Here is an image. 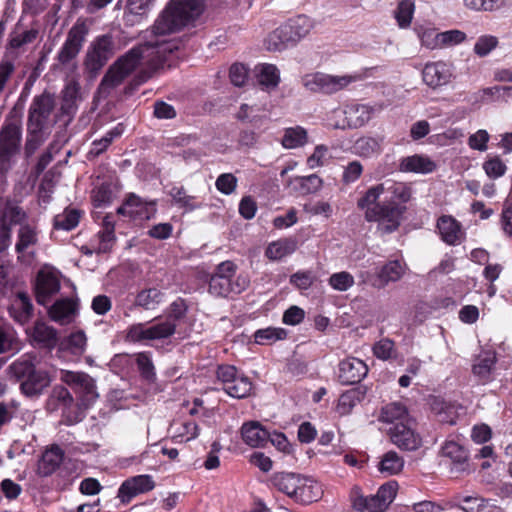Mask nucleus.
Here are the masks:
<instances>
[{
  "label": "nucleus",
  "mask_w": 512,
  "mask_h": 512,
  "mask_svg": "<svg viewBox=\"0 0 512 512\" xmlns=\"http://www.w3.org/2000/svg\"><path fill=\"white\" fill-rule=\"evenodd\" d=\"M300 478V474L280 472L273 475L272 483L279 491L293 498L297 486L300 485Z\"/></svg>",
  "instance_id": "e433bc0d"
},
{
  "label": "nucleus",
  "mask_w": 512,
  "mask_h": 512,
  "mask_svg": "<svg viewBox=\"0 0 512 512\" xmlns=\"http://www.w3.org/2000/svg\"><path fill=\"white\" fill-rule=\"evenodd\" d=\"M489 139V133L484 129H480L469 136L468 145L473 150L484 152L488 148L487 143Z\"/></svg>",
  "instance_id": "338daca9"
},
{
  "label": "nucleus",
  "mask_w": 512,
  "mask_h": 512,
  "mask_svg": "<svg viewBox=\"0 0 512 512\" xmlns=\"http://www.w3.org/2000/svg\"><path fill=\"white\" fill-rule=\"evenodd\" d=\"M154 340H160L170 337L175 333L176 323L171 317L163 321H156L151 324Z\"/></svg>",
  "instance_id": "4d7b16f0"
},
{
  "label": "nucleus",
  "mask_w": 512,
  "mask_h": 512,
  "mask_svg": "<svg viewBox=\"0 0 512 512\" xmlns=\"http://www.w3.org/2000/svg\"><path fill=\"white\" fill-rule=\"evenodd\" d=\"M243 441L251 447L264 446L270 434L258 422L245 423L241 429Z\"/></svg>",
  "instance_id": "cd10ccee"
},
{
  "label": "nucleus",
  "mask_w": 512,
  "mask_h": 512,
  "mask_svg": "<svg viewBox=\"0 0 512 512\" xmlns=\"http://www.w3.org/2000/svg\"><path fill=\"white\" fill-rule=\"evenodd\" d=\"M36 357L31 354H24L12 362L8 368L7 373L10 378L19 382L25 376H28V373L33 372L35 366Z\"/></svg>",
  "instance_id": "f704fd0d"
},
{
  "label": "nucleus",
  "mask_w": 512,
  "mask_h": 512,
  "mask_svg": "<svg viewBox=\"0 0 512 512\" xmlns=\"http://www.w3.org/2000/svg\"><path fill=\"white\" fill-rule=\"evenodd\" d=\"M439 48L454 46L466 39V34L460 30H448L437 35Z\"/></svg>",
  "instance_id": "e2e57ef3"
},
{
  "label": "nucleus",
  "mask_w": 512,
  "mask_h": 512,
  "mask_svg": "<svg viewBox=\"0 0 512 512\" xmlns=\"http://www.w3.org/2000/svg\"><path fill=\"white\" fill-rule=\"evenodd\" d=\"M498 46V38L493 35L480 36L473 48V51L479 57L487 56L492 50Z\"/></svg>",
  "instance_id": "052dcab7"
},
{
  "label": "nucleus",
  "mask_w": 512,
  "mask_h": 512,
  "mask_svg": "<svg viewBox=\"0 0 512 512\" xmlns=\"http://www.w3.org/2000/svg\"><path fill=\"white\" fill-rule=\"evenodd\" d=\"M414 2L412 0H401L398 3L397 10L395 11V18L401 28H406L410 25L414 14Z\"/></svg>",
  "instance_id": "864d4df0"
},
{
  "label": "nucleus",
  "mask_w": 512,
  "mask_h": 512,
  "mask_svg": "<svg viewBox=\"0 0 512 512\" xmlns=\"http://www.w3.org/2000/svg\"><path fill=\"white\" fill-rule=\"evenodd\" d=\"M496 364V353L494 351H484L478 355L472 367L474 376L480 382L487 383L492 379V372Z\"/></svg>",
  "instance_id": "a878e982"
},
{
  "label": "nucleus",
  "mask_w": 512,
  "mask_h": 512,
  "mask_svg": "<svg viewBox=\"0 0 512 512\" xmlns=\"http://www.w3.org/2000/svg\"><path fill=\"white\" fill-rule=\"evenodd\" d=\"M89 27L82 19H78L68 31L67 37L57 53V61L63 68L74 71L77 68L76 58L80 53Z\"/></svg>",
  "instance_id": "0eeeda50"
},
{
  "label": "nucleus",
  "mask_w": 512,
  "mask_h": 512,
  "mask_svg": "<svg viewBox=\"0 0 512 512\" xmlns=\"http://www.w3.org/2000/svg\"><path fill=\"white\" fill-rule=\"evenodd\" d=\"M178 47V41L170 39L147 41L130 49L109 67L99 84L98 93L103 97L109 95L138 65L148 69L138 75V82L147 81L153 72L162 67L168 55L178 50Z\"/></svg>",
  "instance_id": "f257e3e1"
},
{
  "label": "nucleus",
  "mask_w": 512,
  "mask_h": 512,
  "mask_svg": "<svg viewBox=\"0 0 512 512\" xmlns=\"http://www.w3.org/2000/svg\"><path fill=\"white\" fill-rule=\"evenodd\" d=\"M22 133L19 125L6 123L0 130V174L5 176L15 164L20 151Z\"/></svg>",
  "instance_id": "6e6552de"
},
{
  "label": "nucleus",
  "mask_w": 512,
  "mask_h": 512,
  "mask_svg": "<svg viewBox=\"0 0 512 512\" xmlns=\"http://www.w3.org/2000/svg\"><path fill=\"white\" fill-rule=\"evenodd\" d=\"M328 282L333 289L344 292L354 285V277L349 272L342 271L332 274Z\"/></svg>",
  "instance_id": "bf43d9fd"
},
{
  "label": "nucleus",
  "mask_w": 512,
  "mask_h": 512,
  "mask_svg": "<svg viewBox=\"0 0 512 512\" xmlns=\"http://www.w3.org/2000/svg\"><path fill=\"white\" fill-rule=\"evenodd\" d=\"M10 316L18 323L25 324L33 315V305L27 294L19 292L9 307Z\"/></svg>",
  "instance_id": "bb28decb"
},
{
  "label": "nucleus",
  "mask_w": 512,
  "mask_h": 512,
  "mask_svg": "<svg viewBox=\"0 0 512 512\" xmlns=\"http://www.w3.org/2000/svg\"><path fill=\"white\" fill-rule=\"evenodd\" d=\"M436 168V162L424 154L404 157L399 163V169L402 172L428 174L432 173Z\"/></svg>",
  "instance_id": "393cba45"
},
{
  "label": "nucleus",
  "mask_w": 512,
  "mask_h": 512,
  "mask_svg": "<svg viewBox=\"0 0 512 512\" xmlns=\"http://www.w3.org/2000/svg\"><path fill=\"white\" fill-rule=\"evenodd\" d=\"M329 157V148L323 144L317 145L313 153L307 158V165L310 169L322 167L326 164Z\"/></svg>",
  "instance_id": "680f3d73"
},
{
  "label": "nucleus",
  "mask_w": 512,
  "mask_h": 512,
  "mask_svg": "<svg viewBox=\"0 0 512 512\" xmlns=\"http://www.w3.org/2000/svg\"><path fill=\"white\" fill-rule=\"evenodd\" d=\"M356 80L351 75H330L322 72L306 74L302 77L303 86L314 93L333 94L339 92Z\"/></svg>",
  "instance_id": "9d476101"
},
{
  "label": "nucleus",
  "mask_w": 512,
  "mask_h": 512,
  "mask_svg": "<svg viewBox=\"0 0 512 512\" xmlns=\"http://www.w3.org/2000/svg\"><path fill=\"white\" fill-rule=\"evenodd\" d=\"M164 297V293L155 287L145 288L137 293L134 304L145 310H155L164 301Z\"/></svg>",
  "instance_id": "c9c22d12"
},
{
  "label": "nucleus",
  "mask_w": 512,
  "mask_h": 512,
  "mask_svg": "<svg viewBox=\"0 0 512 512\" xmlns=\"http://www.w3.org/2000/svg\"><path fill=\"white\" fill-rule=\"evenodd\" d=\"M155 488L153 477L147 474L137 475L125 480L118 490V498L128 504L135 496L149 492Z\"/></svg>",
  "instance_id": "f3484780"
},
{
  "label": "nucleus",
  "mask_w": 512,
  "mask_h": 512,
  "mask_svg": "<svg viewBox=\"0 0 512 512\" xmlns=\"http://www.w3.org/2000/svg\"><path fill=\"white\" fill-rule=\"evenodd\" d=\"M237 266L232 261L217 265L209 280V292L217 297L240 294L249 286V279L242 274L236 275Z\"/></svg>",
  "instance_id": "39448f33"
},
{
  "label": "nucleus",
  "mask_w": 512,
  "mask_h": 512,
  "mask_svg": "<svg viewBox=\"0 0 512 512\" xmlns=\"http://www.w3.org/2000/svg\"><path fill=\"white\" fill-rule=\"evenodd\" d=\"M81 211L76 208H66L62 213L54 217V228L57 230L70 231L78 224Z\"/></svg>",
  "instance_id": "37998d69"
},
{
  "label": "nucleus",
  "mask_w": 512,
  "mask_h": 512,
  "mask_svg": "<svg viewBox=\"0 0 512 512\" xmlns=\"http://www.w3.org/2000/svg\"><path fill=\"white\" fill-rule=\"evenodd\" d=\"M32 338L38 344L49 349L54 348L58 343L56 329L40 321L36 322L33 327Z\"/></svg>",
  "instance_id": "72a5a7b5"
},
{
  "label": "nucleus",
  "mask_w": 512,
  "mask_h": 512,
  "mask_svg": "<svg viewBox=\"0 0 512 512\" xmlns=\"http://www.w3.org/2000/svg\"><path fill=\"white\" fill-rule=\"evenodd\" d=\"M94 186V189H97V192L102 193L115 192L122 188L114 172H107L102 176H97Z\"/></svg>",
  "instance_id": "3c124183"
},
{
  "label": "nucleus",
  "mask_w": 512,
  "mask_h": 512,
  "mask_svg": "<svg viewBox=\"0 0 512 512\" xmlns=\"http://www.w3.org/2000/svg\"><path fill=\"white\" fill-rule=\"evenodd\" d=\"M368 373V367L359 358L349 357L339 364V380L342 384L359 383Z\"/></svg>",
  "instance_id": "6ab92c4d"
},
{
  "label": "nucleus",
  "mask_w": 512,
  "mask_h": 512,
  "mask_svg": "<svg viewBox=\"0 0 512 512\" xmlns=\"http://www.w3.org/2000/svg\"><path fill=\"white\" fill-rule=\"evenodd\" d=\"M313 21L306 15H299L288 20L273 31L267 38L268 50L280 51L288 44H294L309 34Z\"/></svg>",
  "instance_id": "423d86ee"
},
{
  "label": "nucleus",
  "mask_w": 512,
  "mask_h": 512,
  "mask_svg": "<svg viewBox=\"0 0 512 512\" xmlns=\"http://www.w3.org/2000/svg\"><path fill=\"white\" fill-rule=\"evenodd\" d=\"M308 142V132L301 126L289 127L284 130L281 144L285 149L303 147Z\"/></svg>",
  "instance_id": "a19ab883"
},
{
  "label": "nucleus",
  "mask_w": 512,
  "mask_h": 512,
  "mask_svg": "<svg viewBox=\"0 0 512 512\" xmlns=\"http://www.w3.org/2000/svg\"><path fill=\"white\" fill-rule=\"evenodd\" d=\"M389 435L391 441L402 450H417L422 443L420 435L415 431V422L412 419L395 423L389 429Z\"/></svg>",
  "instance_id": "2eb2a0df"
},
{
  "label": "nucleus",
  "mask_w": 512,
  "mask_h": 512,
  "mask_svg": "<svg viewBox=\"0 0 512 512\" xmlns=\"http://www.w3.org/2000/svg\"><path fill=\"white\" fill-rule=\"evenodd\" d=\"M381 419L384 422L392 423L393 425L397 422L406 421L410 419L407 415L406 407L399 403L393 402L382 408Z\"/></svg>",
  "instance_id": "de8ad7c7"
},
{
  "label": "nucleus",
  "mask_w": 512,
  "mask_h": 512,
  "mask_svg": "<svg viewBox=\"0 0 512 512\" xmlns=\"http://www.w3.org/2000/svg\"><path fill=\"white\" fill-rule=\"evenodd\" d=\"M38 31L29 29L24 31L15 30L9 35V46L12 49H20L27 44H31L36 40Z\"/></svg>",
  "instance_id": "09e8293b"
},
{
  "label": "nucleus",
  "mask_w": 512,
  "mask_h": 512,
  "mask_svg": "<svg viewBox=\"0 0 512 512\" xmlns=\"http://www.w3.org/2000/svg\"><path fill=\"white\" fill-rule=\"evenodd\" d=\"M136 363L143 378L150 382L155 380L156 374L154 371V365L147 354H139L137 356Z\"/></svg>",
  "instance_id": "69168bd1"
},
{
  "label": "nucleus",
  "mask_w": 512,
  "mask_h": 512,
  "mask_svg": "<svg viewBox=\"0 0 512 512\" xmlns=\"http://www.w3.org/2000/svg\"><path fill=\"white\" fill-rule=\"evenodd\" d=\"M29 133L25 142V155L26 157H31L36 149L45 142L46 137L44 135L43 129H38L35 127H28Z\"/></svg>",
  "instance_id": "5fc2aeb1"
},
{
  "label": "nucleus",
  "mask_w": 512,
  "mask_h": 512,
  "mask_svg": "<svg viewBox=\"0 0 512 512\" xmlns=\"http://www.w3.org/2000/svg\"><path fill=\"white\" fill-rule=\"evenodd\" d=\"M354 153L361 157H371L381 151V140L374 137H361L354 143Z\"/></svg>",
  "instance_id": "a18cd8bd"
},
{
  "label": "nucleus",
  "mask_w": 512,
  "mask_h": 512,
  "mask_svg": "<svg viewBox=\"0 0 512 512\" xmlns=\"http://www.w3.org/2000/svg\"><path fill=\"white\" fill-rule=\"evenodd\" d=\"M340 113L345 116L344 122L335 124L334 128H358L370 120L372 109L364 104H353Z\"/></svg>",
  "instance_id": "412c9836"
},
{
  "label": "nucleus",
  "mask_w": 512,
  "mask_h": 512,
  "mask_svg": "<svg viewBox=\"0 0 512 512\" xmlns=\"http://www.w3.org/2000/svg\"><path fill=\"white\" fill-rule=\"evenodd\" d=\"M366 395V389L363 386H358L344 392L338 401V412L341 415H346L351 412L353 407L360 403Z\"/></svg>",
  "instance_id": "58836bf2"
},
{
  "label": "nucleus",
  "mask_w": 512,
  "mask_h": 512,
  "mask_svg": "<svg viewBox=\"0 0 512 512\" xmlns=\"http://www.w3.org/2000/svg\"><path fill=\"white\" fill-rule=\"evenodd\" d=\"M217 378L222 384V389L233 398H245L250 395L252 383L235 366L221 365L217 369Z\"/></svg>",
  "instance_id": "9b49d317"
},
{
  "label": "nucleus",
  "mask_w": 512,
  "mask_h": 512,
  "mask_svg": "<svg viewBox=\"0 0 512 512\" xmlns=\"http://www.w3.org/2000/svg\"><path fill=\"white\" fill-rule=\"evenodd\" d=\"M432 409L437 414L439 422L450 425L456 423L457 409L454 404L436 399L432 404Z\"/></svg>",
  "instance_id": "49530a36"
},
{
  "label": "nucleus",
  "mask_w": 512,
  "mask_h": 512,
  "mask_svg": "<svg viewBox=\"0 0 512 512\" xmlns=\"http://www.w3.org/2000/svg\"><path fill=\"white\" fill-rule=\"evenodd\" d=\"M14 330L6 324H0V354L13 349L15 342Z\"/></svg>",
  "instance_id": "774afa93"
},
{
  "label": "nucleus",
  "mask_w": 512,
  "mask_h": 512,
  "mask_svg": "<svg viewBox=\"0 0 512 512\" xmlns=\"http://www.w3.org/2000/svg\"><path fill=\"white\" fill-rule=\"evenodd\" d=\"M483 169L489 178L496 179L506 173L507 166L499 156H493L484 161Z\"/></svg>",
  "instance_id": "13d9d810"
},
{
  "label": "nucleus",
  "mask_w": 512,
  "mask_h": 512,
  "mask_svg": "<svg viewBox=\"0 0 512 512\" xmlns=\"http://www.w3.org/2000/svg\"><path fill=\"white\" fill-rule=\"evenodd\" d=\"M64 451L58 445H52L46 449L37 465V474L41 477L52 475L61 465Z\"/></svg>",
  "instance_id": "b1692460"
},
{
  "label": "nucleus",
  "mask_w": 512,
  "mask_h": 512,
  "mask_svg": "<svg viewBox=\"0 0 512 512\" xmlns=\"http://www.w3.org/2000/svg\"><path fill=\"white\" fill-rule=\"evenodd\" d=\"M257 79L263 89L270 91L275 89L280 82V73L273 64H261L256 67Z\"/></svg>",
  "instance_id": "ea45409f"
},
{
  "label": "nucleus",
  "mask_w": 512,
  "mask_h": 512,
  "mask_svg": "<svg viewBox=\"0 0 512 512\" xmlns=\"http://www.w3.org/2000/svg\"><path fill=\"white\" fill-rule=\"evenodd\" d=\"M452 77V68L444 61L427 63L422 70L423 82L432 89L447 85Z\"/></svg>",
  "instance_id": "a211bd4d"
},
{
  "label": "nucleus",
  "mask_w": 512,
  "mask_h": 512,
  "mask_svg": "<svg viewBox=\"0 0 512 512\" xmlns=\"http://www.w3.org/2000/svg\"><path fill=\"white\" fill-rule=\"evenodd\" d=\"M439 233L448 244H456L461 237L460 225L451 216H442L437 223Z\"/></svg>",
  "instance_id": "4c0bfd02"
},
{
  "label": "nucleus",
  "mask_w": 512,
  "mask_h": 512,
  "mask_svg": "<svg viewBox=\"0 0 512 512\" xmlns=\"http://www.w3.org/2000/svg\"><path fill=\"white\" fill-rule=\"evenodd\" d=\"M55 108L54 94L44 91L33 98L28 111V127L43 129Z\"/></svg>",
  "instance_id": "4468645a"
},
{
  "label": "nucleus",
  "mask_w": 512,
  "mask_h": 512,
  "mask_svg": "<svg viewBox=\"0 0 512 512\" xmlns=\"http://www.w3.org/2000/svg\"><path fill=\"white\" fill-rule=\"evenodd\" d=\"M83 99L81 93V86L78 80H69L63 90L61 91V112L67 116H73L77 109L79 102Z\"/></svg>",
  "instance_id": "4be33fe9"
},
{
  "label": "nucleus",
  "mask_w": 512,
  "mask_h": 512,
  "mask_svg": "<svg viewBox=\"0 0 512 512\" xmlns=\"http://www.w3.org/2000/svg\"><path fill=\"white\" fill-rule=\"evenodd\" d=\"M373 354L381 360H388L395 354L394 342L384 338L376 342L373 346Z\"/></svg>",
  "instance_id": "0e129e2a"
},
{
  "label": "nucleus",
  "mask_w": 512,
  "mask_h": 512,
  "mask_svg": "<svg viewBox=\"0 0 512 512\" xmlns=\"http://www.w3.org/2000/svg\"><path fill=\"white\" fill-rule=\"evenodd\" d=\"M442 453L444 457H447L452 462V470L456 472H462L467 469L468 466V454L466 450L454 441L445 443L442 447Z\"/></svg>",
  "instance_id": "c756f323"
},
{
  "label": "nucleus",
  "mask_w": 512,
  "mask_h": 512,
  "mask_svg": "<svg viewBox=\"0 0 512 512\" xmlns=\"http://www.w3.org/2000/svg\"><path fill=\"white\" fill-rule=\"evenodd\" d=\"M152 0H127L124 11V22L126 25L134 26L143 19L149 10Z\"/></svg>",
  "instance_id": "2f4dec72"
},
{
  "label": "nucleus",
  "mask_w": 512,
  "mask_h": 512,
  "mask_svg": "<svg viewBox=\"0 0 512 512\" xmlns=\"http://www.w3.org/2000/svg\"><path fill=\"white\" fill-rule=\"evenodd\" d=\"M296 248V240L292 238L280 239L267 247L266 256L271 260H280L292 254Z\"/></svg>",
  "instance_id": "79ce46f5"
},
{
  "label": "nucleus",
  "mask_w": 512,
  "mask_h": 512,
  "mask_svg": "<svg viewBox=\"0 0 512 512\" xmlns=\"http://www.w3.org/2000/svg\"><path fill=\"white\" fill-rule=\"evenodd\" d=\"M404 467V460L395 451L385 453L378 464L381 473L388 476L398 474Z\"/></svg>",
  "instance_id": "c03bdc74"
},
{
  "label": "nucleus",
  "mask_w": 512,
  "mask_h": 512,
  "mask_svg": "<svg viewBox=\"0 0 512 512\" xmlns=\"http://www.w3.org/2000/svg\"><path fill=\"white\" fill-rule=\"evenodd\" d=\"M26 213L14 202L6 200L2 209V217L0 219V251L6 249L10 242L9 224H21L18 232V241L16 243V251L24 252L28 247L36 243V234L32 226L22 224Z\"/></svg>",
  "instance_id": "20e7f679"
},
{
  "label": "nucleus",
  "mask_w": 512,
  "mask_h": 512,
  "mask_svg": "<svg viewBox=\"0 0 512 512\" xmlns=\"http://www.w3.org/2000/svg\"><path fill=\"white\" fill-rule=\"evenodd\" d=\"M114 229L115 224L112 217L106 215L103 218L102 230L98 233L101 240L99 252H107L109 250V244L115 239Z\"/></svg>",
  "instance_id": "603ef678"
},
{
  "label": "nucleus",
  "mask_w": 512,
  "mask_h": 512,
  "mask_svg": "<svg viewBox=\"0 0 512 512\" xmlns=\"http://www.w3.org/2000/svg\"><path fill=\"white\" fill-rule=\"evenodd\" d=\"M114 54V42L110 35L97 37L89 46L85 57V68L97 75Z\"/></svg>",
  "instance_id": "f8f14e48"
},
{
  "label": "nucleus",
  "mask_w": 512,
  "mask_h": 512,
  "mask_svg": "<svg viewBox=\"0 0 512 512\" xmlns=\"http://www.w3.org/2000/svg\"><path fill=\"white\" fill-rule=\"evenodd\" d=\"M287 333L282 328L268 327L259 329L254 334V339L257 344L266 345L271 344L277 340L286 338Z\"/></svg>",
  "instance_id": "8fccbe9b"
},
{
  "label": "nucleus",
  "mask_w": 512,
  "mask_h": 512,
  "mask_svg": "<svg viewBox=\"0 0 512 512\" xmlns=\"http://www.w3.org/2000/svg\"><path fill=\"white\" fill-rule=\"evenodd\" d=\"M86 335L83 331H76L74 333H71L65 342L63 343V346L65 349L69 350L74 355H81L83 354L85 347H86Z\"/></svg>",
  "instance_id": "6e6d98bb"
},
{
  "label": "nucleus",
  "mask_w": 512,
  "mask_h": 512,
  "mask_svg": "<svg viewBox=\"0 0 512 512\" xmlns=\"http://www.w3.org/2000/svg\"><path fill=\"white\" fill-rule=\"evenodd\" d=\"M321 488L313 480L301 476L300 485L297 486L293 499L301 504H309L321 497Z\"/></svg>",
  "instance_id": "c85d7f7f"
},
{
  "label": "nucleus",
  "mask_w": 512,
  "mask_h": 512,
  "mask_svg": "<svg viewBox=\"0 0 512 512\" xmlns=\"http://www.w3.org/2000/svg\"><path fill=\"white\" fill-rule=\"evenodd\" d=\"M380 194H365L358 201V206L365 209L367 221L379 222L385 232H392L400 225L401 216L405 210L402 202L408 200L409 194H399L389 200H380Z\"/></svg>",
  "instance_id": "f03ea898"
},
{
  "label": "nucleus",
  "mask_w": 512,
  "mask_h": 512,
  "mask_svg": "<svg viewBox=\"0 0 512 512\" xmlns=\"http://www.w3.org/2000/svg\"><path fill=\"white\" fill-rule=\"evenodd\" d=\"M201 13L202 5L199 0H171L155 21L152 33L155 37H161L178 31L193 22ZM156 40L159 38L154 41Z\"/></svg>",
  "instance_id": "7ed1b4c3"
},
{
  "label": "nucleus",
  "mask_w": 512,
  "mask_h": 512,
  "mask_svg": "<svg viewBox=\"0 0 512 512\" xmlns=\"http://www.w3.org/2000/svg\"><path fill=\"white\" fill-rule=\"evenodd\" d=\"M154 212V203L143 202L136 194H130L126 202L117 209L118 214L135 220H148Z\"/></svg>",
  "instance_id": "aec40b11"
},
{
  "label": "nucleus",
  "mask_w": 512,
  "mask_h": 512,
  "mask_svg": "<svg viewBox=\"0 0 512 512\" xmlns=\"http://www.w3.org/2000/svg\"><path fill=\"white\" fill-rule=\"evenodd\" d=\"M59 379L79 395L85 406L90 405L98 397L94 379L85 372L61 370Z\"/></svg>",
  "instance_id": "ddd939ff"
},
{
  "label": "nucleus",
  "mask_w": 512,
  "mask_h": 512,
  "mask_svg": "<svg viewBox=\"0 0 512 512\" xmlns=\"http://www.w3.org/2000/svg\"><path fill=\"white\" fill-rule=\"evenodd\" d=\"M407 265L404 261L395 259L384 264L378 271L374 287H385L390 282L399 281L406 273Z\"/></svg>",
  "instance_id": "5701e85b"
},
{
  "label": "nucleus",
  "mask_w": 512,
  "mask_h": 512,
  "mask_svg": "<svg viewBox=\"0 0 512 512\" xmlns=\"http://www.w3.org/2000/svg\"><path fill=\"white\" fill-rule=\"evenodd\" d=\"M46 410L50 413L60 412L64 422L68 425L81 420L78 404L69 390L61 385L53 387L46 401Z\"/></svg>",
  "instance_id": "1a4fd4ad"
},
{
  "label": "nucleus",
  "mask_w": 512,
  "mask_h": 512,
  "mask_svg": "<svg viewBox=\"0 0 512 512\" xmlns=\"http://www.w3.org/2000/svg\"><path fill=\"white\" fill-rule=\"evenodd\" d=\"M76 312V305L70 299H61L56 301L49 309L51 319L61 325L72 321Z\"/></svg>",
  "instance_id": "7c9ffc66"
},
{
  "label": "nucleus",
  "mask_w": 512,
  "mask_h": 512,
  "mask_svg": "<svg viewBox=\"0 0 512 512\" xmlns=\"http://www.w3.org/2000/svg\"><path fill=\"white\" fill-rule=\"evenodd\" d=\"M51 379L47 371L34 373L32 378L20 385L21 392L28 397L41 395L50 385Z\"/></svg>",
  "instance_id": "473e14b6"
},
{
  "label": "nucleus",
  "mask_w": 512,
  "mask_h": 512,
  "mask_svg": "<svg viewBox=\"0 0 512 512\" xmlns=\"http://www.w3.org/2000/svg\"><path fill=\"white\" fill-rule=\"evenodd\" d=\"M60 290L59 273L55 270L42 269L38 272L35 293L40 305H47Z\"/></svg>",
  "instance_id": "dca6fc26"
}]
</instances>
